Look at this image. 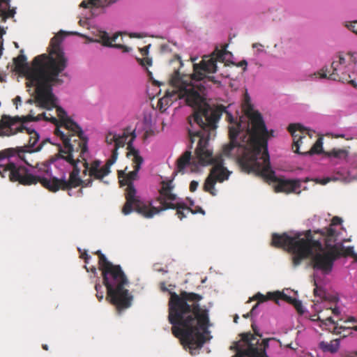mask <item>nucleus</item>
Here are the masks:
<instances>
[{"label": "nucleus", "mask_w": 357, "mask_h": 357, "mask_svg": "<svg viewBox=\"0 0 357 357\" xmlns=\"http://www.w3.org/2000/svg\"><path fill=\"white\" fill-rule=\"evenodd\" d=\"M252 327L253 331H255V335L261 337V335H259V334L258 333V332H257V331H256V329H255V326H254L253 324L252 325Z\"/></svg>", "instance_id": "nucleus-33"}, {"label": "nucleus", "mask_w": 357, "mask_h": 357, "mask_svg": "<svg viewBox=\"0 0 357 357\" xmlns=\"http://www.w3.org/2000/svg\"><path fill=\"white\" fill-rule=\"evenodd\" d=\"M124 132L128 135V138L126 142L128 149L127 155L133 162V170L120 181L121 186H127L126 189V202L122 208V213L125 215H128L135 211L145 218H151L162 211L168 208H176L177 210L176 214L180 220L186 218L189 213L204 215L205 211L199 206H195L192 200L189 199L188 204H184L179 197L172 192L174 188L172 179L166 178L161 182L159 197L160 203L162 206L160 208L152 206L151 204L144 202L138 195L132 183L137 178V174L144 160L140 156L139 151L132 146V142L135 138L134 131Z\"/></svg>", "instance_id": "nucleus-5"}, {"label": "nucleus", "mask_w": 357, "mask_h": 357, "mask_svg": "<svg viewBox=\"0 0 357 357\" xmlns=\"http://www.w3.org/2000/svg\"><path fill=\"white\" fill-rule=\"evenodd\" d=\"M355 52H349L347 59L343 54H340L337 56V60L333 61L331 67L333 73L330 74L328 78L333 80H337L343 83H349L353 87L357 88V83L352 77V70L356 62Z\"/></svg>", "instance_id": "nucleus-8"}, {"label": "nucleus", "mask_w": 357, "mask_h": 357, "mask_svg": "<svg viewBox=\"0 0 357 357\" xmlns=\"http://www.w3.org/2000/svg\"><path fill=\"white\" fill-rule=\"evenodd\" d=\"M130 36L131 38H142L143 37L141 34L137 33H130Z\"/></svg>", "instance_id": "nucleus-30"}, {"label": "nucleus", "mask_w": 357, "mask_h": 357, "mask_svg": "<svg viewBox=\"0 0 357 357\" xmlns=\"http://www.w3.org/2000/svg\"><path fill=\"white\" fill-rule=\"evenodd\" d=\"M149 46H147V47H145L144 48L146 49V52H147V50L149 48Z\"/></svg>", "instance_id": "nucleus-39"}, {"label": "nucleus", "mask_w": 357, "mask_h": 357, "mask_svg": "<svg viewBox=\"0 0 357 357\" xmlns=\"http://www.w3.org/2000/svg\"><path fill=\"white\" fill-rule=\"evenodd\" d=\"M161 290H163V291H165V290H169L165 285V283H162L161 284Z\"/></svg>", "instance_id": "nucleus-34"}, {"label": "nucleus", "mask_w": 357, "mask_h": 357, "mask_svg": "<svg viewBox=\"0 0 357 357\" xmlns=\"http://www.w3.org/2000/svg\"><path fill=\"white\" fill-rule=\"evenodd\" d=\"M318 319L321 321L320 326H324L325 328L335 326H356L357 320L354 317H349L346 320L342 321V319L335 321L331 316L327 317L325 319H321L318 316Z\"/></svg>", "instance_id": "nucleus-17"}, {"label": "nucleus", "mask_w": 357, "mask_h": 357, "mask_svg": "<svg viewBox=\"0 0 357 357\" xmlns=\"http://www.w3.org/2000/svg\"><path fill=\"white\" fill-rule=\"evenodd\" d=\"M61 38L59 34L54 36L50 42V55L43 54L36 56L31 63L26 62V56L21 54L14 59L15 70L26 79L28 91L33 88L26 103L35 102L41 109H45L37 116L31 111L29 117L34 121L45 120L56 122L57 98L52 92V85L58 80L59 74L66 66V59L61 49Z\"/></svg>", "instance_id": "nucleus-4"}, {"label": "nucleus", "mask_w": 357, "mask_h": 357, "mask_svg": "<svg viewBox=\"0 0 357 357\" xmlns=\"http://www.w3.org/2000/svg\"><path fill=\"white\" fill-rule=\"evenodd\" d=\"M98 284L96 285V291H98Z\"/></svg>", "instance_id": "nucleus-40"}, {"label": "nucleus", "mask_w": 357, "mask_h": 357, "mask_svg": "<svg viewBox=\"0 0 357 357\" xmlns=\"http://www.w3.org/2000/svg\"><path fill=\"white\" fill-rule=\"evenodd\" d=\"M248 317V314L244 315V317L247 318Z\"/></svg>", "instance_id": "nucleus-43"}, {"label": "nucleus", "mask_w": 357, "mask_h": 357, "mask_svg": "<svg viewBox=\"0 0 357 357\" xmlns=\"http://www.w3.org/2000/svg\"><path fill=\"white\" fill-rule=\"evenodd\" d=\"M354 357H357V354Z\"/></svg>", "instance_id": "nucleus-45"}, {"label": "nucleus", "mask_w": 357, "mask_h": 357, "mask_svg": "<svg viewBox=\"0 0 357 357\" xmlns=\"http://www.w3.org/2000/svg\"><path fill=\"white\" fill-rule=\"evenodd\" d=\"M319 348L324 352L335 353L337 351L340 347V339H335L331 341L325 342L321 341L319 344Z\"/></svg>", "instance_id": "nucleus-18"}, {"label": "nucleus", "mask_w": 357, "mask_h": 357, "mask_svg": "<svg viewBox=\"0 0 357 357\" xmlns=\"http://www.w3.org/2000/svg\"><path fill=\"white\" fill-rule=\"evenodd\" d=\"M90 271L94 274V275H96L97 274V270L96 268L94 267V266H91L90 268Z\"/></svg>", "instance_id": "nucleus-32"}, {"label": "nucleus", "mask_w": 357, "mask_h": 357, "mask_svg": "<svg viewBox=\"0 0 357 357\" xmlns=\"http://www.w3.org/2000/svg\"><path fill=\"white\" fill-rule=\"evenodd\" d=\"M97 253L99 255V266L107 290H127L126 288L129 287V282L120 266L112 264L100 251Z\"/></svg>", "instance_id": "nucleus-7"}, {"label": "nucleus", "mask_w": 357, "mask_h": 357, "mask_svg": "<svg viewBox=\"0 0 357 357\" xmlns=\"http://www.w3.org/2000/svg\"><path fill=\"white\" fill-rule=\"evenodd\" d=\"M253 299L257 301L258 303L253 306L250 311L251 314L254 312L259 303H262L267 300H274L277 303H278V300H283L293 305L297 313L301 316L303 315L305 312V308L300 300L286 295L284 291H268L266 296L258 292L254 296Z\"/></svg>", "instance_id": "nucleus-12"}, {"label": "nucleus", "mask_w": 357, "mask_h": 357, "mask_svg": "<svg viewBox=\"0 0 357 357\" xmlns=\"http://www.w3.org/2000/svg\"><path fill=\"white\" fill-rule=\"evenodd\" d=\"M197 57L191 58L192 62H195L197 60Z\"/></svg>", "instance_id": "nucleus-37"}, {"label": "nucleus", "mask_w": 357, "mask_h": 357, "mask_svg": "<svg viewBox=\"0 0 357 357\" xmlns=\"http://www.w3.org/2000/svg\"><path fill=\"white\" fill-rule=\"evenodd\" d=\"M85 268H86V271H88V272H89V269L86 266H85Z\"/></svg>", "instance_id": "nucleus-41"}, {"label": "nucleus", "mask_w": 357, "mask_h": 357, "mask_svg": "<svg viewBox=\"0 0 357 357\" xmlns=\"http://www.w3.org/2000/svg\"><path fill=\"white\" fill-rule=\"evenodd\" d=\"M284 290L288 291V290H289V289H285Z\"/></svg>", "instance_id": "nucleus-44"}, {"label": "nucleus", "mask_w": 357, "mask_h": 357, "mask_svg": "<svg viewBox=\"0 0 357 357\" xmlns=\"http://www.w3.org/2000/svg\"><path fill=\"white\" fill-rule=\"evenodd\" d=\"M241 340L247 345L246 349L239 348L238 344L236 345L237 357H269L266 350L268 347L269 339H264L259 343V340L250 333H242Z\"/></svg>", "instance_id": "nucleus-9"}, {"label": "nucleus", "mask_w": 357, "mask_h": 357, "mask_svg": "<svg viewBox=\"0 0 357 357\" xmlns=\"http://www.w3.org/2000/svg\"><path fill=\"white\" fill-rule=\"evenodd\" d=\"M326 77V74L325 73H323L321 76V77L324 78V77Z\"/></svg>", "instance_id": "nucleus-38"}, {"label": "nucleus", "mask_w": 357, "mask_h": 357, "mask_svg": "<svg viewBox=\"0 0 357 357\" xmlns=\"http://www.w3.org/2000/svg\"><path fill=\"white\" fill-rule=\"evenodd\" d=\"M230 56L229 52L217 48L211 55L204 56L200 64H193V75H181L176 71L170 79V87L158 101V106L163 112L177 100L194 109L192 116L188 117V132L191 144L197 142L195 154L192 156L191 151H186L181 155L175 173L199 172L203 167L212 165L204 190L215 196L216 182L228 180L231 174L224 165V155L238 160L245 171L273 182L276 192L300 194L301 189L305 188L302 187L301 180L278 178L272 169L267 141L273 136V131L267 130L261 114L248 101L243 105V115L234 117L227 112L230 142L223 146L221 153L213 155L208 141L215 136L220 114L206 102L204 84L208 87L211 84L208 83L220 85V81L208 75L217 71V61L225 62Z\"/></svg>", "instance_id": "nucleus-1"}, {"label": "nucleus", "mask_w": 357, "mask_h": 357, "mask_svg": "<svg viewBox=\"0 0 357 357\" xmlns=\"http://www.w3.org/2000/svg\"><path fill=\"white\" fill-rule=\"evenodd\" d=\"M314 297L317 298V303L328 302L330 306H326L327 310H331V313L337 316L340 310L337 307H333L332 305L337 303L338 298L336 294L329 295L327 291H313Z\"/></svg>", "instance_id": "nucleus-16"}, {"label": "nucleus", "mask_w": 357, "mask_h": 357, "mask_svg": "<svg viewBox=\"0 0 357 357\" xmlns=\"http://www.w3.org/2000/svg\"><path fill=\"white\" fill-rule=\"evenodd\" d=\"M116 0H84L81 2L80 8L88 10L89 13H85L86 20H80L79 24L85 26L87 24V19L91 17L97 15L100 13V10L109 6L116 2Z\"/></svg>", "instance_id": "nucleus-13"}, {"label": "nucleus", "mask_w": 357, "mask_h": 357, "mask_svg": "<svg viewBox=\"0 0 357 357\" xmlns=\"http://www.w3.org/2000/svg\"><path fill=\"white\" fill-rule=\"evenodd\" d=\"M153 270H154V271L158 272V273H161L162 274L168 273V270H167V267H162L159 264H155L153 265Z\"/></svg>", "instance_id": "nucleus-23"}, {"label": "nucleus", "mask_w": 357, "mask_h": 357, "mask_svg": "<svg viewBox=\"0 0 357 357\" xmlns=\"http://www.w3.org/2000/svg\"><path fill=\"white\" fill-rule=\"evenodd\" d=\"M247 65L248 62L245 60H243L240 61L237 66L239 67H243V70L245 71L246 70Z\"/></svg>", "instance_id": "nucleus-28"}, {"label": "nucleus", "mask_w": 357, "mask_h": 357, "mask_svg": "<svg viewBox=\"0 0 357 357\" xmlns=\"http://www.w3.org/2000/svg\"><path fill=\"white\" fill-rule=\"evenodd\" d=\"M288 130L293 137V149L294 152L303 155H312L321 153L323 149V139L321 137L317 139L309 151L301 153L299 152V149L303 144V139H307L306 136L304 135L305 130H304L301 125L298 123L290 124L288 127Z\"/></svg>", "instance_id": "nucleus-10"}, {"label": "nucleus", "mask_w": 357, "mask_h": 357, "mask_svg": "<svg viewBox=\"0 0 357 357\" xmlns=\"http://www.w3.org/2000/svg\"><path fill=\"white\" fill-rule=\"evenodd\" d=\"M357 20L355 21H347L344 22V25L345 27H347L349 30L351 31L357 35Z\"/></svg>", "instance_id": "nucleus-21"}, {"label": "nucleus", "mask_w": 357, "mask_h": 357, "mask_svg": "<svg viewBox=\"0 0 357 357\" xmlns=\"http://www.w3.org/2000/svg\"><path fill=\"white\" fill-rule=\"evenodd\" d=\"M316 278H317V275H314V284H315V285H316V287L313 289L314 291L319 290V286H318V284H317V281Z\"/></svg>", "instance_id": "nucleus-31"}, {"label": "nucleus", "mask_w": 357, "mask_h": 357, "mask_svg": "<svg viewBox=\"0 0 357 357\" xmlns=\"http://www.w3.org/2000/svg\"><path fill=\"white\" fill-rule=\"evenodd\" d=\"M357 179V156L350 162H347L345 167L336 168L334 170V174L323 178H317L315 179L316 183L326 185L330 181H344L351 182Z\"/></svg>", "instance_id": "nucleus-11"}, {"label": "nucleus", "mask_w": 357, "mask_h": 357, "mask_svg": "<svg viewBox=\"0 0 357 357\" xmlns=\"http://www.w3.org/2000/svg\"><path fill=\"white\" fill-rule=\"evenodd\" d=\"M314 221L320 228L273 234L272 245L291 253L295 266L300 264L302 259L309 258L314 268L324 273L331 272L334 261L341 255L355 257L354 247L343 245L349 239L346 240L344 236L345 231L341 218H331L330 214H327L315 215Z\"/></svg>", "instance_id": "nucleus-3"}, {"label": "nucleus", "mask_w": 357, "mask_h": 357, "mask_svg": "<svg viewBox=\"0 0 357 357\" xmlns=\"http://www.w3.org/2000/svg\"><path fill=\"white\" fill-rule=\"evenodd\" d=\"M54 135L59 142V157L50 163H29L26 154L40 151L43 142L32 126L19 117L3 115L0 121V136H11L22 132L28 137L24 146L0 151V174L11 181L24 185L40 182L45 188L56 191L60 188L89 187L93 179L107 183L104 178L111 173V167L117 159V150L125 146L128 135L125 132H109L106 142L111 146L112 158L105 163L93 158L89 151L88 137L79 126L62 108L56 112Z\"/></svg>", "instance_id": "nucleus-2"}, {"label": "nucleus", "mask_w": 357, "mask_h": 357, "mask_svg": "<svg viewBox=\"0 0 357 357\" xmlns=\"http://www.w3.org/2000/svg\"><path fill=\"white\" fill-rule=\"evenodd\" d=\"M238 317L236 315V316L234 317V321L235 323H237V321H237V320H238Z\"/></svg>", "instance_id": "nucleus-36"}, {"label": "nucleus", "mask_w": 357, "mask_h": 357, "mask_svg": "<svg viewBox=\"0 0 357 357\" xmlns=\"http://www.w3.org/2000/svg\"><path fill=\"white\" fill-rule=\"evenodd\" d=\"M106 292V299L115 305L118 310L128 308L130 306L132 297L128 294V291Z\"/></svg>", "instance_id": "nucleus-15"}, {"label": "nucleus", "mask_w": 357, "mask_h": 357, "mask_svg": "<svg viewBox=\"0 0 357 357\" xmlns=\"http://www.w3.org/2000/svg\"><path fill=\"white\" fill-rule=\"evenodd\" d=\"M331 161L335 162V159L344 160L347 157V152L344 150H333L331 153Z\"/></svg>", "instance_id": "nucleus-20"}, {"label": "nucleus", "mask_w": 357, "mask_h": 357, "mask_svg": "<svg viewBox=\"0 0 357 357\" xmlns=\"http://www.w3.org/2000/svg\"><path fill=\"white\" fill-rule=\"evenodd\" d=\"M169 292L168 319L172 333L190 350L201 349L206 341L205 334L209 333L208 310L197 303L202 296L193 292L181 291L180 295Z\"/></svg>", "instance_id": "nucleus-6"}, {"label": "nucleus", "mask_w": 357, "mask_h": 357, "mask_svg": "<svg viewBox=\"0 0 357 357\" xmlns=\"http://www.w3.org/2000/svg\"><path fill=\"white\" fill-rule=\"evenodd\" d=\"M22 98L20 96H17L14 100V103L16 105V107H17L18 104L22 103Z\"/></svg>", "instance_id": "nucleus-29"}, {"label": "nucleus", "mask_w": 357, "mask_h": 357, "mask_svg": "<svg viewBox=\"0 0 357 357\" xmlns=\"http://www.w3.org/2000/svg\"><path fill=\"white\" fill-rule=\"evenodd\" d=\"M42 347L44 350H48V347L47 344H43Z\"/></svg>", "instance_id": "nucleus-35"}, {"label": "nucleus", "mask_w": 357, "mask_h": 357, "mask_svg": "<svg viewBox=\"0 0 357 357\" xmlns=\"http://www.w3.org/2000/svg\"><path fill=\"white\" fill-rule=\"evenodd\" d=\"M121 34V33H116L112 37H110L107 32L102 30H98L96 33V38H89V41L101 43L102 45L105 47L121 49L123 52H130L132 50L131 47L121 44H112L113 42L116 41L118 37Z\"/></svg>", "instance_id": "nucleus-14"}, {"label": "nucleus", "mask_w": 357, "mask_h": 357, "mask_svg": "<svg viewBox=\"0 0 357 357\" xmlns=\"http://www.w3.org/2000/svg\"><path fill=\"white\" fill-rule=\"evenodd\" d=\"M199 186V183L196 181H192L190 185V189L192 192H195Z\"/></svg>", "instance_id": "nucleus-26"}, {"label": "nucleus", "mask_w": 357, "mask_h": 357, "mask_svg": "<svg viewBox=\"0 0 357 357\" xmlns=\"http://www.w3.org/2000/svg\"><path fill=\"white\" fill-rule=\"evenodd\" d=\"M141 64L144 66H151L152 65V59L149 57H145L141 60Z\"/></svg>", "instance_id": "nucleus-25"}, {"label": "nucleus", "mask_w": 357, "mask_h": 357, "mask_svg": "<svg viewBox=\"0 0 357 357\" xmlns=\"http://www.w3.org/2000/svg\"><path fill=\"white\" fill-rule=\"evenodd\" d=\"M73 33L75 34V35H79L77 32H75Z\"/></svg>", "instance_id": "nucleus-42"}, {"label": "nucleus", "mask_w": 357, "mask_h": 357, "mask_svg": "<svg viewBox=\"0 0 357 357\" xmlns=\"http://www.w3.org/2000/svg\"><path fill=\"white\" fill-rule=\"evenodd\" d=\"M252 47L255 50V53L257 55L265 53L264 46L260 43H254Z\"/></svg>", "instance_id": "nucleus-22"}, {"label": "nucleus", "mask_w": 357, "mask_h": 357, "mask_svg": "<svg viewBox=\"0 0 357 357\" xmlns=\"http://www.w3.org/2000/svg\"><path fill=\"white\" fill-rule=\"evenodd\" d=\"M96 296L98 301H100L105 296V291H96Z\"/></svg>", "instance_id": "nucleus-27"}, {"label": "nucleus", "mask_w": 357, "mask_h": 357, "mask_svg": "<svg viewBox=\"0 0 357 357\" xmlns=\"http://www.w3.org/2000/svg\"><path fill=\"white\" fill-rule=\"evenodd\" d=\"M326 330L328 331L335 334L339 335L342 337H346L351 334H352V331H355V326H333V328H326Z\"/></svg>", "instance_id": "nucleus-19"}, {"label": "nucleus", "mask_w": 357, "mask_h": 357, "mask_svg": "<svg viewBox=\"0 0 357 357\" xmlns=\"http://www.w3.org/2000/svg\"><path fill=\"white\" fill-rule=\"evenodd\" d=\"M78 250L80 253L81 257L85 260L86 264L89 263V259H91V256H89L86 250L82 251L79 248H78Z\"/></svg>", "instance_id": "nucleus-24"}]
</instances>
